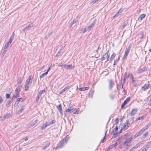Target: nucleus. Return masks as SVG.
I'll list each match as a JSON object with an SVG mask.
<instances>
[{
  "label": "nucleus",
  "instance_id": "obj_1",
  "mask_svg": "<svg viewBox=\"0 0 151 151\" xmlns=\"http://www.w3.org/2000/svg\"><path fill=\"white\" fill-rule=\"evenodd\" d=\"M131 135V134L129 133H127L123 135V138L125 139V140L122 144L120 145V148L121 149H127L128 147L130 146V144L132 142V139L133 138Z\"/></svg>",
  "mask_w": 151,
  "mask_h": 151
},
{
  "label": "nucleus",
  "instance_id": "obj_2",
  "mask_svg": "<svg viewBox=\"0 0 151 151\" xmlns=\"http://www.w3.org/2000/svg\"><path fill=\"white\" fill-rule=\"evenodd\" d=\"M33 77L32 76H29L26 81L25 83L24 84L25 90L27 91L28 90L30 86L32 81Z\"/></svg>",
  "mask_w": 151,
  "mask_h": 151
},
{
  "label": "nucleus",
  "instance_id": "obj_3",
  "mask_svg": "<svg viewBox=\"0 0 151 151\" xmlns=\"http://www.w3.org/2000/svg\"><path fill=\"white\" fill-rule=\"evenodd\" d=\"M66 112H69L70 113H72L75 114H79V111L76 110V108H74L73 106L69 104L68 108L65 110Z\"/></svg>",
  "mask_w": 151,
  "mask_h": 151
},
{
  "label": "nucleus",
  "instance_id": "obj_4",
  "mask_svg": "<svg viewBox=\"0 0 151 151\" xmlns=\"http://www.w3.org/2000/svg\"><path fill=\"white\" fill-rule=\"evenodd\" d=\"M149 125H147L145 127H144L143 129H141L140 131L136 133L134 136L133 138H135L141 135L142 134V133L146 129H147L148 128Z\"/></svg>",
  "mask_w": 151,
  "mask_h": 151
},
{
  "label": "nucleus",
  "instance_id": "obj_5",
  "mask_svg": "<svg viewBox=\"0 0 151 151\" xmlns=\"http://www.w3.org/2000/svg\"><path fill=\"white\" fill-rule=\"evenodd\" d=\"M130 123H120V127L122 129H124L125 130L127 129L129 127Z\"/></svg>",
  "mask_w": 151,
  "mask_h": 151
},
{
  "label": "nucleus",
  "instance_id": "obj_6",
  "mask_svg": "<svg viewBox=\"0 0 151 151\" xmlns=\"http://www.w3.org/2000/svg\"><path fill=\"white\" fill-rule=\"evenodd\" d=\"M130 48L131 47L130 45H129L128 47L126 48L125 53L123 58V59H126L127 58V56H128Z\"/></svg>",
  "mask_w": 151,
  "mask_h": 151
},
{
  "label": "nucleus",
  "instance_id": "obj_7",
  "mask_svg": "<svg viewBox=\"0 0 151 151\" xmlns=\"http://www.w3.org/2000/svg\"><path fill=\"white\" fill-rule=\"evenodd\" d=\"M109 90H111L113 87L114 85V82L112 80H110L109 81Z\"/></svg>",
  "mask_w": 151,
  "mask_h": 151
},
{
  "label": "nucleus",
  "instance_id": "obj_8",
  "mask_svg": "<svg viewBox=\"0 0 151 151\" xmlns=\"http://www.w3.org/2000/svg\"><path fill=\"white\" fill-rule=\"evenodd\" d=\"M109 52V51L108 50L106 53L103 55L101 59L102 60H103L106 58L107 59L109 58V55L108 54Z\"/></svg>",
  "mask_w": 151,
  "mask_h": 151
},
{
  "label": "nucleus",
  "instance_id": "obj_9",
  "mask_svg": "<svg viewBox=\"0 0 151 151\" xmlns=\"http://www.w3.org/2000/svg\"><path fill=\"white\" fill-rule=\"evenodd\" d=\"M33 26V25L32 23L29 24L28 25H27L25 27L23 30V31H27V29H30Z\"/></svg>",
  "mask_w": 151,
  "mask_h": 151
},
{
  "label": "nucleus",
  "instance_id": "obj_10",
  "mask_svg": "<svg viewBox=\"0 0 151 151\" xmlns=\"http://www.w3.org/2000/svg\"><path fill=\"white\" fill-rule=\"evenodd\" d=\"M56 107L59 112H60V114L62 115L63 112L62 111V109L61 104H60L59 105L57 106Z\"/></svg>",
  "mask_w": 151,
  "mask_h": 151
},
{
  "label": "nucleus",
  "instance_id": "obj_11",
  "mask_svg": "<svg viewBox=\"0 0 151 151\" xmlns=\"http://www.w3.org/2000/svg\"><path fill=\"white\" fill-rule=\"evenodd\" d=\"M14 32H13L11 35L10 38L9 39L8 42L7 43L8 44H10L12 43V40L14 39Z\"/></svg>",
  "mask_w": 151,
  "mask_h": 151
},
{
  "label": "nucleus",
  "instance_id": "obj_12",
  "mask_svg": "<svg viewBox=\"0 0 151 151\" xmlns=\"http://www.w3.org/2000/svg\"><path fill=\"white\" fill-rule=\"evenodd\" d=\"M74 66L72 65V64L67 65L66 64V69L68 70H72L74 69Z\"/></svg>",
  "mask_w": 151,
  "mask_h": 151
},
{
  "label": "nucleus",
  "instance_id": "obj_13",
  "mask_svg": "<svg viewBox=\"0 0 151 151\" xmlns=\"http://www.w3.org/2000/svg\"><path fill=\"white\" fill-rule=\"evenodd\" d=\"M142 144V143L140 142H139L138 143H137L135 146H134L130 150V151H132V150H134L136 149V148H137L138 147H139L140 145Z\"/></svg>",
  "mask_w": 151,
  "mask_h": 151
},
{
  "label": "nucleus",
  "instance_id": "obj_14",
  "mask_svg": "<svg viewBox=\"0 0 151 151\" xmlns=\"http://www.w3.org/2000/svg\"><path fill=\"white\" fill-rule=\"evenodd\" d=\"M96 22V20H94L93 22L91 24V25L88 26L87 28L88 30H90L92 27H93L95 24Z\"/></svg>",
  "mask_w": 151,
  "mask_h": 151
},
{
  "label": "nucleus",
  "instance_id": "obj_15",
  "mask_svg": "<svg viewBox=\"0 0 151 151\" xmlns=\"http://www.w3.org/2000/svg\"><path fill=\"white\" fill-rule=\"evenodd\" d=\"M137 111V109H134L130 112V114L131 115L133 116L136 114Z\"/></svg>",
  "mask_w": 151,
  "mask_h": 151
},
{
  "label": "nucleus",
  "instance_id": "obj_16",
  "mask_svg": "<svg viewBox=\"0 0 151 151\" xmlns=\"http://www.w3.org/2000/svg\"><path fill=\"white\" fill-rule=\"evenodd\" d=\"M150 84H145L143 87H142V89L144 91H145L146 89L149 88Z\"/></svg>",
  "mask_w": 151,
  "mask_h": 151
},
{
  "label": "nucleus",
  "instance_id": "obj_17",
  "mask_svg": "<svg viewBox=\"0 0 151 151\" xmlns=\"http://www.w3.org/2000/svg\"><path fill=\"white\" fill-rule=\"evenodd\" d=\"M69 88V87L67 86L65 87L64 89H63L59 93V94H61L63 92H65V91H66Z\"/></svg>",
  "mask_w": 151,
  "mask_h": 151
},
{
  "label": "nucleus",
  "instance_id": "obj_18",
  "mask_svg": "<svg viewBox=\"0 0 151 151\" xmlns=\"http://www.w3.org/2000/svg\"><path fill=\"white\" fill-rule=\"evenodd\" d=\"M65 145V144H63L62 141L60 142V144L56 148V149L57 150L58 148H61L63 147V146Z\"/></svg>",
  "mask_w": 151,
  "mask_h": 151
},
{
  "label": "nucleus",
  "instance_id": "obj_19",
  "mask_svg": "<svg viewBox=\"0 0 151 151\" xmlns=\"http://www.w3.org/2000/svg\"><path fill=\"white\" fill-rule=\"evenodd\" d=\"M146 16V15L145 14H141L139 18L138 19V20L139 21H141Z\"/></svg>",
  "mask_w": 151,
  "mask_h": 151
},
{
  "label": "nucleus",
  "instance_id": "obj_20",
  "mask_svg": "<svg viewBox=\"0 0 151 151\" xmlns=\"http://www.w3.org/2000/svg\"><path fill=\"white\" fill-rule=\"evenodd\" d=\"M9 45V44H8L7 43V44L5 45L3 54H5V53Z\"/></svg>",
  "mask_w": 151,
  "mask_h": 151
},
{
  "label": "nucleus",
  "instance_id": "obj_21",
  "mask_svg": "<svg viewBox=\"0 0 151 151\" xmlns=\"http://www.w3.org/2000/svg\"><path fill=\"white\" fill-rule=\"evenodd\" d=\"M68 136H66V137L65 138L62 140L63 142V144H66L67 143V141L68 140Z\"/></svg>",
  "mask_w": 151,
  "mask_h": 151
},
{
  "label": "nucleus",
  "instance_id": "obj_22",
  "mask_svg": "<svg viewBox=\"0 0 151 151\" xmlns=\"http://www.w3.org/2000/svg\"><path fill=\"white\" fill-rule=\"evenodd\" d=\"M117 145L118 144L117 142H116L114 144L110 146L108 148V150L111 149L113 147H116Z\"/></svg>",
  "mask_w": 151,
  "mask_h": 151
},
{
  "label": "nucleus",
  "instance_id": "obj_23",
  "mask_svg": "<svg viewBox=\"0 0 151 151\" xmlns=\"http://www.w3.org/2000/svg\"><path fill=\"white\" fill-rule=\"evenodd\" d=\"M147 70L146 68H142L138 70V72L139 73L143 72L144 71Z\"/></svg>",
  "mask_w": 151,
  "mask_h": 151
},
{
  "label": "nucleus",
  "instance_id": "obj_24",
  "mask_svg": "<svg viewBox=\"0 0 151 151\" xmlns=\"http://www.w3.org/2000/svg\"><path fill=\"white\" fill-rule=\"evenodd\" d=\"M45 90H40L39 92L38 93L37 95H39V96H41L42 93H45Z\"/></svg>",
  "mask_w": 151,
  "mask_h": 151
},
{
  "label": "nucleus",
  "instance_id": "obj_25",
  "mask_svg": "<svg viewBox=\"0 0 151 151\" xmlns=\"http://www.w3.org/2000/svg\"><path fill=\"white\" fill-rule=\"evenodd\" d=\"M48 123H46L45 124H44L42 127H41V129L42 130H43L45 129L46 127L48 126L49 125H50V123H49L48 124H47Z\"/></svg>",
  "mask_w": 151,
  "mask_h": 151
},
{
  "label": "nucleus",
  "instance_id": "obj_26",
  "mask_svg": "<svg viewBox=\"0 0 151 151\" xmlns=\"http://www.w3.org/2000/svg\"><path fill=\"white\" fill-rule=\"evenodd\" d=\"M115 55L116 54L115 53H113L110 58V61H111L113 60L115 58Z\"/></svg>",
  "mask_w": 151,
  "mask_h": 151
},
{
  "label": "nucleus",
  "instance_id": "obj_27",
  "mask_svg": "<svg viewBox=\"0 0 151 151\" xmlns=\"http://www.w3.org/2000/svg\"><path fill=\"white\" fill-rule=\"evenodd\" d=\"M24 106L22 105L21 106V109L18 111L19 113H21L24 109Z\"/></svg>",
  "mask_w": 151,
  "mask_h": 151
},
{
  "label": "nucleus",
  "instance_id": "obj_28",
  "mask_svg": "<svg viewBox=\"0 0 151 151\" xmlns=\"http://www.w3.org/2000/svg\"><path fill=\"white\" fill-rule=\"evenodd\" d=\"M48 74L47 73V72H46L45 73H44L42 74L40 76V78H42L44 77L45 76V75H47V74Z\"/></svg>",
  "mask_w": 151,
  "mask_h": 151
},
{
  "label": "nucleus",
  "instance_id": "obj_29",
  "mask_svg": "<svg viewBox=\"0 0 151 151\" xmlns=\"http://www.w3.org/2000/svg\"><path fill=\"white\" fill-rule=\"evenodd\" d=\"M130 100V98L129 97H128L124 102V103L125 104H127L129 102Z\"/></svg>",
  "mask_w": 151,
  "mask_h": 151
},
{
  "label": "nucleus",
  "instance_id": "obj_30",
  "mask_svg": "<svg viewBox=\"0 0 151 151\" xmlns=\"http://www.w3.org/2000/svg\"><path fill=\"white\" fill-rule=\"evenodd\" d=\"M59 66H61V67L63 68L66 69V64H60L58 65Z\"/></svg>",
  "mask_w": 151,
  "mask_h": 151
},
{
  "label": "nucleus",
  "instance_id": "obj_31",
  "mask_svg": "<svg viewBox=\"0 0 151 151\" xmlns=\"http://www.w3.org/2000/svg\"><path fill=\"white\" fill-rule=\"evenodd\" d=\"M22 86H19L18 87L16 88L15 90V92H19L21 90V87Z\"/></svg>",
  "mask_w": 151,
  "mask_h": 151
},
{
  "label": "nucleus",
  "instance_id": "obj_32",
  "mask_svg": "<svg viewBox=\"0 0 151 151\" xmlns=\"http://www.w3.org/2000/svg\"><path fill=\"white\" fill-rule=\"evenodd\" d=\"M20 99H17L15 102L14 105H16V106L17 105L19 104V102L20 101Z\"/></svg>",
  "mask_w": 151,
  "mask_h": 151
},
{
  "label": "nucleus",
  "instance_id": "obj_33",
  "mask_svg": "<svg viewBox=\"0 0 151 151\" xmlns=\"http://www.w3.org/2000/svg\"><path fill=\"white\" fill-rule=\"evenodd\" d=\"M9 114H7L6 115H4V119H7L9 117Z\"/></svg>",
  "mask_w": 151,
  "mask_h": 151
},
{
  "label": "nucleus",
  "instance_id": "obj_34",
  "mask_svg": "<svg viewBox=\"0 0 151 151\" xmlns=\"http://www.w3.org/2000/svg\"><path fill=\"white\" fill-rule=\"evenodd\" d=\"M50 142H49L48 143H47V144L46 145L43 147V150H45V149L47 147H48L49 145H50Z\"/></svg>",
  "mask_w": 151,
  "mask_h": 151
},
{
  "label": "nucleus",
  "instance_id": "obj_35",
  "mask_svg": "<svg viewBox=\"0 0 151 151\" xmlns=\"http://www.w3.org/2000/svg\"><path fill=\"white\" fill-rule=\"evenodd\" d=\"M52 34V33L51 32V33H48L47 35H46L45 36V38L46 39H47V38L50 37V35H51Z\"/></svg>",
  "mask_w": 151,
  "mask_h": 151
},
{
  "label": "nucleus",
  "instance_id": "obj_36",
  "mask_svg": "<svg viewBox=\"0 0 151 151\" xmlns=\"http://www.w3.org/2000/svg\"><path fill=\"white\" fill-rule=\"evenodd\" d=\"M40 97L41 96H39V95L37 94V96L36 98V101L37 102H38V101L39 100L40 98Z\"/></svg>",
  "mask_w": 151,
  "mask_h": 151
},
{
  "label": "nucleus",
  "instance_id": "obj_37",
  "mask_svg": "<svg viewBox=\"0 0 151 151\" xmlns=\"http://www.w3.org/2000/svg\"><path fill=\"white\" fill-rule=\"evenodd\" d=\"M15 93H15V97H19V92H15Z\"/></svg>",
  "mask_w": 151,
  "mask_h": 151
},
{
  "label": "nucleus",
  "instance_id": "obj_38",
  "mask_svg": "<svg viewBox=\"0 0 151 151\" xmlns=\"http://www.w3.org/2000/svg\"><path fill=\"white\" fill-rule=\"evenodd\" d=\"M144 118V117L143 116H142L140 117H139L137 118V120H142Z\"/></svg>",
  "mask_w": 151,
  "mask_h": 151
},
{
  "label": "nucleus",
  "instance_id": "obj_39",
  "mask_svg": "<svg viewBox=\"0 0 151 151\" xmlns=\"http://www.w3.org/2000/svg\"><path fill=\"white\" fill-rule=\"evenodd\" d=\"M151 145V144L150 143H149L147 144L146 146V148H147V149H148L149 147Z\"/></svg>",
  "mask_w": 151,
  "mask_h": 151
},
{
  "label": "nucleus",
  "instance_id": "obj_40",
  "mask_svg": "<svg viewBox=\"0 0 151 151\" xmlns=\"http://www.w3.org/2000/svg\"><path fill=\"white\" fill-rule=\"evenodd\" d=\"M10 96V94L6 93V98L8 99L9 98Z\"/></svg>",
  "mask_w": 151,
  "mask_h": 151
},
{
  "label": "nucleus",
  "instance_id": "obj_41",
  "mask_svg": "<svg viewBox=\"0 0 151 151\" xmlns=\"http://www.w3.org/2000/svg\"><path fill=\"white\" fill-rule=\"evenodd\" d=\"M106 132H105V135L104 136V137L103 139H102L101 140V142H104V139H105V136H106Z\"/></svg>",
  "mask_w": 151,
  "mask_h": 151
},
{
  "label": "nucleus",
  "instance_id": "obj_42",
  "mask_svg": "<svg viewBox=\"0 0 151 151\" xmlns=\"http://www.w3.org/2000/svg\"><path fill=\"white\" fill-rule=\"evenodd\" d=\"M118 129V127H116L113 130V132H116Z\"/></svg>",
  "mask_w": 151,
  "mask_h": 151
},
{
  "label": "nucleus",
  "instance_id": "obj_43",
  "mask_svg": "<svg viewBox=\"0 0 151 151\" xmlns=\"http://www.w3.org/2000/svg\"><path fill=\"white\" fill-rule=\"evenodd\" d=\"M3 101V99L2 97L0 96V104Z\"/></svg>",
  "mask_w": 151,
  "mask_h": 151
},
{
  "label": "nucleus",
  "instance_id": "obj_44",
  "mask_svg": "<svg viewBox=\"0 0 151 151\" xmlns=\"http://www.w3.org/2000/svg\"><path fill=\"white\" fill-rule=\"evenodd\" d=\"M148 135V132H147L146 133H145V134H144V135H143L144 137H143V138L145 137L146 136H147Z\"/></svg>",
  "mask_w": 151,
  "mask_h": 151
},
{
  "label": "nucleus",
  "instance_id": "obj_45",
  "mask_svg": "<svg viewBox=\"0 0 151 151\" xmlns=\"http://www.w3.org/2000/svg\"><path fill=\"white\" fill-rule=\"evenodd\" d=\"M79 90L81 91H85L84 87L80 88H79Z\"/></svg>",
  "mask_w": 151,
  "mask_h": 151
},
{
  "label": "nucleus",
  "instance_id": "obj_46",
  "mask_svg": "<svg viewBox=\"0 0 151 151\" xmlns=\"http://www.w3.org/2000/svg\"><path fill=\"white\" fill-rule=\"evenodd\" d=\"M119 13H118V12H117L116 14L114 15V17H118L119 16Z\"/></svg>",
  "mask_w": 151,
  "mask_h": 151
},
{
  "label": "nucleus",
  "instance_id": "obj_47",
  "mask_svg": "<svg viewBox=\"0 0 151 151\" xmlns=\"http://www.w3.org/2000/svg\"><path fill=\"white\" fill-rule=\"evenodd\" d=\"M77 22V20H76L75 21L74 20H73V21L71 22V25H72L75 22Z\"/></svg>",
  "mask_w": 151,
  "mask_h": 151
},
{
  "label": "nucleus",
  "instance_id": "obj_48",
  "mask_svg": "<svg viewBox=\"0 0 151 151\" xmlns=\"http://www.w3.org/2000/svg\"><path fill=\"white\" fill-rule=\"evenodd\" d=\"M145 37V35L143 33H142L141 34V38H143Z\"/></svg>",
  "mask_w": 151,
  "mask_h": 151
},
{
  "label": "nucleus",
  "instance_id": "obj_49",
  "mask_svg": "<svg viewBox=\"0 0 151 151\" xmlns=\"http://www.w3.org/2000/svg\"><path fill=\"white\" fill-rule=\"evenodd\" d=\"M51 66H52V65H51L50 66V67H49V68H48L47 71H46V72H47V73H48L49 71L50 70L51 68Z\"/></svg>",
  "mask_w": 151,
  "mask_h": 151
},
{
  "label": "nucleus",
  "instance_id": "obj_50",
  "mask_svg": "<svg viewBox=\"0 0 151 151\" xmlns=\"http://www.w3.org/2000/svg\"><path fill=\"white\" fill-rule=\"evenodd\" d=\"M147 149L146 148H143L141 151H146L147 150Z\"/></svg>",
  "mask_w": 151,
  "mask_h": 151
},
{
  "label": "nucleus",
  "instance_id": "obj_51",
  "mask_svg": "<svg viewBox=\"0 0 151 151\" xmlns=\"http://www.w3.org/2000/svg\"><path fill=\"white\" fill-rule=\"evenodd\" d=\"M126 105L125 104L123 103L121 106V108L122 109Z\"/></svg>",
  "mask_w": 151,
  "mask_h": 151
},
{
  "label": "nucleus",
  "instance_id": "obj_52",
  "mask_svg": "<svg viewBox=\"0 0 151 151\" xmlns=\"http://www.w3.org/2000/svg\"><path fill=\"white\" fill-rule=\"evenodd\" d=\"M126 105L125 104L123 103L121 106V108L122 109Z\"/></svg>",
  "mask_w": 151,
  "mask_h": 151
},
{
  "label": "nucleus",
  "instance_id": "obj_53",
  "mask_svg": "<svg viewBox=\"0 0 151 151\" xmlns=\"http://www.w3.org/2000/svg\"><path fill=\"white\" fill-rule=\"evenodd\" d=\"M122 9H120L117 12L119 13H121L122 12Z\"/></svg>",
  "mask_w": 151,
  "mask_h": 151
},
{
  "label": "nucleus",
  "instance_id": "obj_54",
  "mask_svg": "<svg viewBox=\"0 0 151 151\" xmlns=\"http://www.w3.org/2000/svg\"><path fill=\"white\" fill-rule=\"evenodd\" d=\"M88 30V29L87 28H86L85 29L83 30V33H85L87 30Z\"/></svg>",
  "mask_w": 151,
  "mask_h": 151
},
{
  "label": "nucleus",
  "instance_id": "obj_55",
  "mask_svg": "<svg viewBox=\"0 0 151 151\" xmlns=\"http://www.w3.org/2000/svg\"><path fill=\"white\" fill-rule=\"evenodd\" d=\"M126 25H127L126 24H124L122 26V28H124L126 26Z\"/></svg>",
  "mask_w": 151,
  "mask_h": 151
},
{
  "label": "nucleus",
  "instance_id": "obj_56",
  "mask_svg": "<svg viewBox=\"0 0 151 151\" xmlns=\"http://www.w3.org/2000/svg\"><path fill=\"white\" fill-rule=\"evenodd\" d=\"M24 139V140L25 141H27L28 139V138L27 137H26L24 139Z\"/></svg>",
  "mask_w": 151,
  "mask_h": 151
},
{
  "label": "nucleus",
  "instance_id": "obj_57",
  "mask_svg": "<svg viewBox=\"0 0 151 151\" xmlns=\"http://www.w3.org/2000/svg\"><path fill=\"white\" fill-rule=\"evenodd\" d=\"M64 47H61V48L60 49V50L62 51V50H63V49H64Z\"/></svg>",
  "mask_w": 151,
  "mask_h": 151
},
{
  "label": "nucleus",
  "instance_id": "obj_58",
  "mask_svg": "<svg viewBox=\"0 0 151 151\" xmlns=\"http://www.w3.org/2000/svg\"><path fill=\"white\" fill-rule=\"evenodd\" d=\"M19 99H20V101H24V99H23V98H19Z\"/></svg>",
  "mask_w": 151,
  "mask_h": 151
},
{
  "label": "nucleus",
  "instance_id": "obj_59",
  "mask_svg": "<svg viewBox=\"0 0 151 151\" xmlns=\"http://www.w3.org/2000/svg\"><path fill=\"white\" fill-rule=\"evenodd\" d=\"M88 87H86L84 88V90H85H85H88Z\"/></svg>",
  "mask_w": 151,
  "mask_h": 151
},
{
  "label": "nucleus",
  "instance_id": "obj_60",
  "mask_svg": "<svg viewBox=\"0 0 151 151\" xmlns=\"http://www.w3.org/2000/svg\"><path fill=\"white\" fill-rule=\"evenodd\" d=\"M116 65V60H115L114 62V65Z\"/></svg>",
  "mask_w": 151,
  "mask_h": 151
},
{
  "label": "nucleus",
  "instance_id": "obj_61",
  "mask_svg": "<svg viewBox=\"0 0 151 151\" xmlns=\"http://www.w3.org/2000/svg\"><path fill=\"white\" fill-rule=\"evenodd\" d=\"M132 79L133 80L134 79V77H133V76H132Z\"/></svg>",
  "mask_w": 151,
  "mask_h": 151
},
{
  "label": "nucleus",
  "instance_id": "obj_62",
  "mask_svg": "<svg viewBox=\"0 0 151 151\" xmlns=\"http://www.w3.org/2000/svg\"><path fill=\"white\" fill-rule=\"evenodd\" d=\"M55 120H53L52 121V123H55Z\"/></svg>",
  "mask_w": 151,
  "mask_h": 151
},
{
  "label": "nucleus",
  "instance_id": "obj_63",
  "mask_svg": "<svg viewBox=\"0 0 151 151\" xmlns=\"http://www.w3.org/2000/svg\"><path fill=\"white\" fill-rule=\"evenodd\" d=\"M129 120H127V121L126 122V123H129Z\"/></svg>",
  "mask_w": 151,
  "mask_h": 151
},
{
  "label": "nucleus",
  "instance_id": "obj_64",
  "mask_svg": "<svg viewBox=\"0 0 151 151\" xmlns=\"http://www.w3.org/2000/svg\"><path fill=\"white\" fill-rule=\"evenodd\" d=\"M149 51L150 52H151V49L149 50Z\"/></svg>",
  "mask_w": 151,
  "mask_h": 151
}]
</instances>
